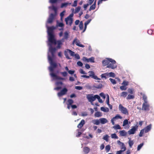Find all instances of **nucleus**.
<instances>
[{
  "instance_id": "10",
  "label": "nucleus",
  "mask_w": 154,
  "mask_h": 154,
  "mask_svg": "<svg viewBox=\"0 0 154 154\" xmlns=\"http://www.w3.org/2000/svg\"><path fill=\"white\" fill-rule=\"evenodd\" d=\"M88 73L89 74V75L90 77L96 80H100V79L99 78L97 77L95 75L94 72L92 71H89Z\"/></svg>"
},
{
  "instance_id": "38",
  "label": "nucleus",
  "mask_w": 154,
  "mask_h": 154,
  "mask_svg": "<svg viewBox=\"0 0 154 154\" xmlns=\"http://www.w3.org/2000/svg\"><path fill=\"white\" fill-rule=\"evenodd\" d=\"M113 128L115 129H120L121 127L119 125H116L113 127Z\"/></svg>"
},
{
  "instance_id": "50",
  "label": "nucleus",
  "mask_w": 154,
  "mask_h": 154,
  "mask_svg": "<svg viewBox=\"0 0 154 154\" xmlns=\"http://www.w3.org/2000/svg\"><path fill=\"white\" fill-rule=\"evenodd\" d=\"M120 89L122 90H125L127 89V87L126 86H124V85H122L120 87Z\"/></svg>"
},
{
  "instance_id": "33",
  "label": "nucleus",
  "mask_w": 154,
  "mask_h": 154,
  "mask_svg": "<svg viewBox=\"0 0 154 154\" xmlns=\"http://www.w3.org/2000/svg\"><path fill=\"white\" fill-rule=\"evenodd\" d=\"M144 133H145L144 130V129H142V130H141V131L140 132V133L139 135V136L140 137H142Z\"/></svg>"
},
{
  "instance_id": "40",
  "label": "nucleus",
  "mask_w": 154,
  "mask_h": 154,
  "mask_svg": "<svg viewBox=\"0 0 154 154\" xmlns=\"http://www.w3.org/2000/svg\"><path fill=\"white\" fill-rule=\"evenodd\" d=\"M108 74V76L109 75L110 77H114L115 76V74L114 73L112 72H110L109 73H107Z\"/></svg>"
},
{
  "instance_id": "55",
  "label": "nucleus",
  "mask_w": 154,
  "mask_h": 154,
  "mask_svg": "<svg viewBox=\"0 0 154 154\" xmlns=\"http://www.w3.org/2000/svg\"><path fill=\"white\" fill-rule=\"evenodd\" d=\"M75 88V89L78 90H81L82 89V87L80 86H76Z\"/></svg>"
},
{
  "instance_id": "30",
  "label": "nucleus",
  "mask_w": 154,
  "mask_h": 154,
  "mask_svg": "<svg viewBox=\"0 0 154 154\" xmlns=\"http://www.w3.org/2000/svg\"><path fill=\"white\" fill-rule=\"evenodd\" d=\"M103 85L101 84H100L98 85L94 86V88L96 89H100L102 87Z\"/></svg>"
},
{
  "instance_id": "31",
  "label": "nucleus",
  "mask_w": 154,
  "mask_h": 154,
  "mask_svg": "<svg viewBox=\"0 0 154 154\" xmlns=\"http://www.w3.org/2000/svg\"><path fill=\"white\" fill-rule=\"evenodd\" d=\"M128 143L129 145V146L131 148L132 147V146L134 144L133 141L132 140H131V139L130 138L129 141H128Z\"/></svg>"
},
{
  "instance_id": "5",
  "label": "nucleus",
  "mask_w": 154,
  "mask_h": 154,
  "mask_svg": "<svg viewBox=\"0 0 154 154\" xmlns=\"http://www.w3.org/2000/svg\"><path fill=\"white\" fill-rule=\"evenodd\" d=\"M119 109L123 114L126 115L128 114V112L127 109L126 108L123 106L121 104L119 105Z\"/></svg>"
},
{
  "instance_id": "19",
  "label": "nucleus",
  "mask_w": 154,
  "mask_h": 154,
  "mask_svg": "<svg viewBox=\"0 0 154 154\" xmlns=\"http://www.w3.org/2000/svg\"><path fill=\"white\" fill-rule=\"evenodd\" d=\"M49 46L50 47L49 48V50L51 53H55L57 50L56 48H53L51 44H50Z\"/></svg>"
},
{
  "instance_id": "32",
  "label": "nucleus",
  "mask_w": 154,
  "mask_h": 154,
  "mask_svg": "<svg viewBox=\"0 0 154 154\" xmlns=\"http://www.w3.org/2000/svg\"><path fill=\"white\" fill-rule=\"evenodd\" d=\"M134 96L133 95L128 94L126 97V99L127 100L131 99H134Z\"/></svg>"
},
{
  "instance_id": "48",
  "label": "nucleus",
  "mask_w": 154,
  "mask_h": 154,
  "mask_svg": "<svg viewBox=\"0 0 154 154\" xmlns=\"http://www.w3.org/2000/svg\"><path fill=\"white\" fill-rule=\"evenodd\" d=\"M68 4H69L68 3H62L61 6V8H63L64 7H66L68 5Z\"/></svg>"
},
{
  "instance_id": "13",
  "label": "nucleus",
  "mask_w": 154,
  "mask_h": 154,
  "mask_svg": "<svg viewBox=\"0 0 154 154\" xmlns=\"http://www.w3.org/2000/svg\"><path fill=\"white\" fill-rule=\"evenodd\" d=\"M55 15L53 14H51L49 16V17L48 20V23H52L54 19Z\"/></svg>"
},
{
  "instance_id": "62",
  "label": "nucleus",
  "mask_w": 154,
  "mask_h": 154,
  "mask_svg": "<svg viewBox=\"0 0 154 154\" xmlns=\"http://www.w3.org/2000/svg\"><path fill=\"white\" fill-rule=\"evenodd\" d=\"M95 100H96V99L97 98V99L98 100V101L100 100V99H100V97L98 95H95Z\"/></svg>"
},
{
  "instance_id": "14",
  "label": "nucleus",
  "mask_w": 154,
  "mask_h": 154,
  "mask_svg": "<svg viewBox=\"0 0 154 154\" xmlns=\"http://www.w3.org/2000/svg\"><path fill=\"white\" fill-rule=\"evenodd\" d=\"M122 117L119 114H117L114 117H113L111 119V122H112V124L113 125H114V121H115L116 119H122Z\"/></svg>"
},
{
  "instance_id": "3",
  "label": "nucleus",
  "mask_w": 154,
  "mask_h": 154,
  "mask_svg": "<svg viewBox=\"0 0 154 154\" xmlns=\"http://www.w3.org/2000/svg\"><path fill=\"white\" fill-rule=\"evenodd\" d=\"M109 61L111 63H109L108 64L106 67L107 68H110L112 69H114L117 67V66L116 64V62L114 60L112 59H109Z\"/></svg>"
},
{
  "instance_id": "22",
  "label": "nucleus",
  "mask_w": 154,
  "mask_h": 154,
  "mask_svg": "<svg viewBox=\"0 0 154 154\" xmlns=\"http://www.w3.org/2000/svg\"><path fill=\"white\" fill-rule=\"evenodd\" d=\"M92 122L94 124L97 125H98L100 124L99 119H94L92 120Z\"/></svg>"
},
{
  "instance_id": "21",
  "label": "nucleus",
  "mask_w": 154,
  "mask_h": 154,
  "mask_svg": "<svg viewBox=\"0 0 154 154\" xmlns=\"http://www.w3.org/2000/svg\"><path fill=\"white\" fill-rule=\"evenodd\" d=\"M109 59H108L107 60H104L103 61L102 63L103 66H105L108 65L110 62Z\"/></svg>"
},
{
  "instance_id": "54",
  "label": "nucleus",
  "mask_w": 154,
  "mask_h": 154,
  "mask_svg": "<svg viewBox=\"0 0 154 154\" xmlns=\"http://www.w3.org/2000/svg\"><path fill=\"white\" fill-rule=\"evenodd\" d=\"M147 97L145 95H143V99L144 101V103L148 102L147 101Z\"/></svg>"
},
{
  "instance_id": "42",
  "label": "nucleus",
  "mask_w": 154,
  "mask_h": 154,
  "mask_svg": "<svg viewBox=\"0 0 154 154\" xmlns=\"http://www.w3.org/2000/svg\"><path fill=\"white\" fill-rule=\"evenodd\" d=\"M143 143H142L138 145L137 147V150L138 151L143 146Z\"/></svg>"
},
{
  "instance_id": "24",
  "label": "nucleus",
  "mask_w": 154,
  "mask_h": 154,
  "mask_svg": "<svg viewBox=\"0 0 154 154\" xmlns=\"http://www.w3.org/2000/svg\"><path fill=\"white\" fill-rule=\"evenodd\" d=\"M96 5V0L95 1L94 3L90 6L89 9V11H90L92 10H94L95 9Z\"/></svg>"
},
{
  "instance_id": "11",
  "label": "nucleus",
  "mask_w": 154,
  "mask_h": 154,
  "mask_svg": "<svg viewBox=\"0 0 154 154\" xmlns=\"http://www.w3.org/2000/svg\"><path fill=\"white\" fill-rule=\"evenodd\" d=\"M56 29V27L54 26L48 27V35L54 34L53 31Z\"/></svg>"
},
{
  "instance_id": "43",
  "label": "nucleus",
  "mask_w": 154,
  "mask_h": 154,
  "mask_svg": "<svg viewBox=\"0 0 154 154\" xmlns=\"http://www.w3.org/2000/svg\"><path fill=\"white\" fill-rule=\"evenodd\" d=\"M109 136L106 134V135L103 138V139L105 140L106 142H108V138H109Z\"/></svg>"
},
{
  "instance_id": "20",
  "label": "nucleus",
  "mask_w": 154,
  "mask_h": 154,
  "mask_svg": "<svg viewBox=\"0 0 154 154\" xmlns=\"http://www.w3.org/2000/svg\"><path fill=\"white\" fill-rule=\"evenodd\" d=\"M100 123L102 124H105L108 122V121L105 118H101L99 119Z\"/></svg>"
},
{
  "instance_id": "17",
  "label": "nucleus",
  "mask_w": 154,
  "mask_h": 154,
  "mask_svg": "<svg viewBox=\"0 0 154 154\" xmlns=\"http://www.w3.org/2000/svg\"><path fill=\"white\" fill-rule=\"evenodd\" d=\"M69 37V33L67 31H66L64 33V35L63 37L61 39L62 42H64V40H67Z\"/></svg>"
},
{
  "instance_id": "8",
  "label": "nucleus",
  "mask_w": 154,
  "mask_h": 154,
  "mask_svg": "<svg viewBox=\"0 0 154 154\" xmlns=\"http://www.w3.org/2000/svg\"><path fill=\"white\" fill-rule=\"evenodd\" d=\"M68 91V90L66 88H64L61 90L60 92L57 93V95L59 97H61L62 96L66 94Z\"/></svg>"
},
{
  "instance_id": "26",
  "label": "nucleus",
  "mask_w": 154,
  "mask_h": 154,
  "mask_svg": "<svg viewBox=\"0 0 154 154\" xmlns=\"http://www.w3.org/2000/svg\"><path fill=\"white\" fill-rule=\"evenodd\" d=\"M90 151V149L87 147H85L84 148L83 151L85 153H88Z\"/></svg>"
},
{
  "instance_id": "28",
  "label": "nucleus",
  "mask_w": 154,
  "mask_h": 154,
  "mask_svg": "<svg viewBox=\"0 0 154 154\" xmlns=\"http://www.w3.org/2000/svg\"><path fill=\"white\" fill-rule=\"evenodd\" d=\"M102 116V114L100 112H97L94 114V116L96 117H100Z\"/></svg>"
},
{
  "instance_id": "9",
  "label": "nucleus",
  "mask_w": 154,
  "mask_h": 154,
  "mask_svg": "<svg viewBox=\"0 0 154 154\" xmlns=\"http://www.w3.org/2000/svg\"><path fill=\"white\" fill-rule=\"evenodd\" d=\"M138 127V126L132 127V128L128 131V134H134L136 131L137 130Z\"/></svg>"
},
{
  "instance_id": "12",
  "label": "nucleus",
  "mask_w": 154,
  "mask_h": 154,
  "mask_svg": "<svg viewBox=\"0 0 154 154\" xmlns=\"http://www.w3.org/2000/svg\"><path fill=\"white\" fill-rule=\"evenodd\" d=\"M87 98L88 101L91 103L95 100V95L93 96L91 94H88L87 96Z\"/></svg>"
},
{
  "instance_id": "27",
  "label": "nucleus",
  "mask_w": 154,
  "mask_h": 154,
  "mask_svg": "<svg viewBox=\"0 0 154 154\" xmlns=\"http://www.w3.org/2000/svg\"><path fill=\"white\" fill-rule=\"evenodd\" d=\"M100 110L103 112H107L109 111V109L108 108H105L104 107H102L100 108Z\"/></svg>"
},
{
  "instance_id": "1",
  "label": "nucleus",
  "mask_w": 154,
  "mask_h": 154,
  "mask_svg": "<svg viewBox=\"0 0 154 154\" xmlns=\"http://www.w3.org/2000/svg\"><path fill=\"white\" fill-rule=\"evenodd\" d=\"M48 58L51 66L49 67L50 73L53 72L54 69L57 67V64L56 63L53 61L52 57L48 55Z\"/></svg>"
},
{
  "instance_id": "64",
  "label": "nucleus",
  "mask_w": 154,
  "mask_h": 154,
  "mask_svg": "<svg viewBox=\"0 0 154 154\" xmlns=\"http://www.w3.org/2000/svg\"><path fill=\"white\" fill-rule=\"evenodd\" d=\"M80 72L81 74H87L86 73L85 71H84L83 70V69H80Z\"/></svg>"
},
{
  "instance_id": "4",
  "label": "nucleus",
  "mask_w": 154,
  "mask_h": 154,
  "mask_svg": "<svg viewBox=\"0 0 154 154\" xmlns=\"http://www.w3.org/2000/svg\"><path fill=\"white\" fill-rule=\"evenodd\" d=\"M73 14H72L65 18V20L66 25L69 24L70 26L72 25L73 22V19L72 17L73 16Z\"/></svg>"
},
{
  "instance_id": "61",
  "label": "nucleus",
  "mask_w": 154,
  "mask_h": 154,
  "mask_svg": "<svg viewBox=\"0 0 154 154\" xmlns=\"http://www.w3.org/2000/svg\"><path fill=\"white\" fill-rule=\"evenodd\" d=\"M95 100H96V99L97 98V99L98 100V101L100 100V99H100V97L98 95H95Z\"/></svg>"
},
{
  "instance_id": "41",
  "label": "nucleus",
  "mask_w": 154,
  "mask_h": 154,
  "mask_svg": "<svg viewBox=\"0 0 154 154\" xmlns=\"http://www.w3.org/2000/svg\"><path fill=\"white\" fill-rule=\"evenodd\" d=\"M109 80L111 82L113 85H115L116 84V82L115 79H113L112 78L109 79Z\"/></svg>"
},
{
  "instance_id": "6",
  "label": "nucleus",
  "mask_w": 154,
  "mask_h": 154,
  "mask_svg": "<svg viewBox=\"0 0 154 154\" xmlns=\"http://www.w3.org/2000/svg\"><path fill=\"white\" fill-rule=\"evenodd\" d=\"M150 106L148 102L144 103L142 105V110L145 111H149V110Z\"/></svg>"
},
{
  "instance_id": "29",
  "label": "nucleus",
  "mask_w": 154,
  "mask_h": 154,
  "mask_svg": "<svg viewBox=\"0 0 154 154\" xmlns=\"http://www.w3.org/2000/svg\"><path fill=\"white\" fill-rule=\"evenodd\" d=\"M127 94L128 93L127 92H123L121 94L120 96L121 97H126Z\"/></svg>"
},
{
  "instance_id": "56",
  "label": "nucleus",
  "mask_w": 154,
  "mask_h": 154,
  "mask_svg": "<svg viewBox=\"0 0 154 154\" xmlns=\"http://www.w3.org/2000/svg\"><path fill=\"white\" fill-rule=\"evenodd\" d=\"M57 0H49V2L52 4H54L56 3Z\"/></svg>"
},
{
  "instance_id": "53",
  "label": "nucleus",
  "mask_w": 154,
  "mask_h": 154,
  "mask_svg": "<svg viewBox=\"0 0 154 154\" xmlns=\"http://www.w3.org/2000/svg\"><path fill=\"white\" fill-rule=\"evenodd\" d=\"M63 84V83L62 82H56V85L57 86L62 85Z\"/></svg>"
},
{
  "instance_id": "36",
  "label": "nucleus",
  "mask_w": 154,
  "mask_h": 154,
  "mask_svg": "<svg viewBox=\"0 0 154 154\" xmlns=\"http://www.w3.org/2000/svg\"><path fill=\"white\" fill-rule=\"evenodd\" d=\"M83 24L82 21L80 22L79 25V27L80 30H82L83 29Z\"/></svg>"
},
{
  "instance_id": "49",
  "label": "nucleus",
  "mask_w": 154,
  "mask_h": 154,
  "mask_svg": "<svg viewBox=\"0 0 154 154\" xmlns=\"http://www.w3.org/2000/svg\"><path fill=\"white\" fill-rule=\"evenodd\" d=\"M61 74L64 77L66 76L67 75V73L66 72H60Z\"/></svg>"
},
{
  "instance_id": "51",
  "label": "nucleus",
  "mask_w": 154,
  "mask_h": 154,
  "mask_svg": "<svg viewBox=\"0 0 154 154\" xmlns=\"http://www.w3.org/2000/svg\"><path fill=\"white\" fill-rule=\"evenodd\" d=\"M88 115L87 112H84L82 113L81 116H86Z\"/></svg>"
},
{
  "instance_id": "25",
  "label": "nucleus",
  "mask_w": 154,
  "mask_h": 154,
  "mask_svg": "<svg viewBox=\"0 0 154 154\" xmlns=\"http://www.w3.org/2000/svg\"><path fill=\"white\" fill-rule=\"evenodd\" d=\"M62 39L60 40H58L57 41V48H60L61 47V45L62 44Z\"/></svg>"
},
{
  "instance_id": "16",
  "label": "nucleus",
  "mask_w": 154,
  "mask_h": 154,
  "mask_svg": "<svg viewBox=\"0 0 154 154\" xmlns=\"http://www.w3.org/2000/svg\"><path fill=\"white\" fill-rule=\"evenodd\" d=\"M151 127L152 125L150 124L144 128L143 129L145 131V133H147L149 131L151 130Z\"/></svg>"
},
{
  "instance_id": "59",
  "label": "nucleus",
  "mask_w": 154,
  "mask_h": 154,
  "mask_svg": "<svg viewBox=\"0 0 154 154\" xmlns=\"http://www.w3.org/2000/svg\"><path fill=\"white\" fill-rule=\"evenodd\" d=\"M106 103L107 105H109V97L108 95H107V97L106 98Z\"/></svg>"
},
{
  "instance_id": "35",
  "label": "nucleus",
  "mask_w": 154,
  "mask_h": 154,
  "mask_svg": "<svg viewBox=\"0 0 154 154\" xmlns=\"http://www.w3.org/2000/svg\"><path fill=\"white\" fill-rule=\"evenodd\" d=\"M68 103L67 104H69V105H72V104L73 103L74 101L73 100L71 99H69L67 101Z\"/></svg>"
},
{
  "instance_id": "39",
  "label": "nucleus",
  "mask_w": 154,
  "mask_h": 154,
  "mask_svg": "<svg viewBox=\"0 0 154 154\" xmlns=\"http://www.w3.org/2000/svg\"><path fill=\"white\" fill-rule=\"evenodd\" d=\"M105 149L106 150V152H109L110 149V145H108L106 146L105 147Z\"/></svg>"
},
{
  "instance_id": "34",
  "label": "nucleus",
  "mask_w": 154,
  "mask_h": 154,
  "mask_svg": "<svg viewBox=\"0 0 154 154\" xmlns=\"http://www.w3.org/2000/svg\"><path fill=\"white\" fill-rule=\"evenodd\" d=\"M67 51L71 56H74L75 53L74 52L69 49H67Z\"/></svg>"
},
{
  "instance_id": "57",
  "label": "nucleus",
  "mask_w": 154,
  "mask_h": 154,
  "mask_svg": "<svg viewBox=\"0 0 154 154\" xmlns=\"http://www.w3.org/2000/svg\"><path fill=\"white\" fill-rule=\"evenodd\" d=\"M89 61L91 62L94 63V57H91L90 58H89Z\"/></svg>"
},
{
  "instance_id": "47",
  "label": "nucleus",
  "mask_w": 154,
  "mask_h": 154,
  "mask_svg": "<svg viewBox=\"0 0 154 154\" xmlns=\"http://www.w3.org/2000/svg\"><path fill=\"white\" fill-rule=\"evenodd\" d=\"M77 131H78V133L76 135V137H79L82 134V133L79 131V129H77Z\"/></svg>"
},
{
  "instance_id": "63",
  "label": "nucleus",
  "mask_w": 154,
  "mask_h": 154,
  "mask_svg": "<svg viewBox=\"0 0 154 154\" xmlns=\"http://www.w3.org/2000/svg\"><path fill=\"white\" fill-rule=\"evenodd\" d=\"M95 100H96V99L97 98V99L98 100V101L100 100V99H100V97L98 95H95Z\"/></svg>"
},
{
  "instance_id": "7",
  "label": "nucleus",
  "mask_w": 154,
  "mask_h": 154,
  "mask_svg": "<svg viewBox=\"0 0 154 154\" xmlns=\"http://www.w3.org/2000/svg\"><path fill=\"white\" fill-rule=\"evenodd\" d=\"M50 75L54 79L60 80H64L65 79L64 78L57 76L55 73H54V72L50 73Z\"/></svg>"
},
{
  "instance_id": "18",
  "label": "nucleus",
  "mask_w": 154,
  "mask_h": 154,
  "mask_svg": "<svg viewBox=\"0 0 154 154\" xmlns=\"http://www.w3.org/2000/svg\"><path fill=\"white\" fill-rule=\"evenodd\" d=\"M85 124V121L84 119H82L80 123L78 125L77 127L79 128H81Z\"/></svg>"
},
{
  "instance_id": "15",
  "label": "nucleus",
  "mask_w": 154,
  "mask_h": 154,
  "mask_svg": "<svg viewBox=\"0 0 154 154\" xmlns=\"http://www.w3.org/2000/svg\"><path fill=\"white\" fill-rule=\"evenodd\" d=\"M73 43H75V45L80 47L83 48L84 46L80 44V42L79 40H78L77 38H75L73 41Z\"/></svg>"
},
{
  "instance_id": "23",
  "label": "nucleus",
  "mask_w": 154,
  "mask_h": 154,
  "mask_svg": "<svg viewBox=\"0 0 154 154\" xmlns=\"http://www.w3.org/2000/svg\"><path fill=\"white\" fill-rule=\"evenodd\" d=\"M120 135L122 136H125L126 135L127 133L125 130L120 131H119Z\"/></svg>"
},
{
  "instance_id": "44",
  "label": "nucleus",
  "mask_w": 154,
  "mask_h": 154,
  "mask_svg": "<svg viewBox=\"0 0 154 154\" xmlns=\"http://www.w3.org/2000/svg\"><path fill=\"white\" fill-rule=\"evenodd\" d=\"M101 76L102 78H104L105 79H106V76H108V74H107V73H106L102 74L101 75Z\"/></svg>"
},
{
  "instance_id": "46",
  "label": "nucleus",
  "mask_w": 154,
  "mask_h": 154,
  "mask_svg": "<svg viewBox=\"0 0 154 154\" xmlns=\"http://www.w3.org/2000/svg\"><path fill=\"white\" fill-rule=\"evenodd\" d=\"M128 123V121L127 119H125L123 122V126H124L127 125Z\"/></svg>"
},
{
  "instance_id": "37",
  "label": "nucleus",
  "mask_w": 154,
  "mask_h": 154,
  "mask_svg": "<svg viewBox=\"0 0 154 154\" xmlns=\"http://www.w3.org/2000/svg\"><path fill=\"white\" fill-rule=\"evenodd\" d=\"M121 148L122 149V150H121L123 152L125 151L126 150V148L123 143H122V145H121Z\"/></svg>"
},
{
  "instance_id": "58",
  "label": "nucleus",
  "mask_w": 154,
  "mask_h": 154,
  "mask_svg": "<svg viewBox=\"0 0 154 154\" xmlns=\"http://www.w3.org/2000/svg\"><path fill=\"white\" fill-rule=\"evenodd\" d=\"M128 82H126V81H124L122 83V85H124L126 86L127 85H128Z\"/></svg>"
},
{
  "instance_id": "45",
  "label": "nucleus",
  "mask_w": 154,
  "mask_h": 154,
  "mask_svg": "<svg viewBox=\"0 0 154 154\" xmlns=\"http://www.w3.org/2000/svg\"><path fill=\"white\" fill-rule=\"evenodd\" d=\"M111 137L112 138L118 139V137L115 133L111 134Z\"/></svg>"
},
{
  "instance_id": "60",
  "label": "nucleus",
  "mask_w": 154,
  "mask_h": 154,
  "mask_svg": "<svg viewBox=\"0 0 154 154\" xmlns=\"http://www.w3.org/2000/svg\"><path fill=\"white\" fill-rule=\"evenodd\" d=\"M78 65L80 66H82L83 65L82 63L80 61H78L77 63Z\"/></svg>"
},
{
  "instance_id": "52",
  "label": "nucleus",
  "mask_w": 154,
  "mask_h": 154,
  "mask_svg": "<svg viewBox=\"0 0 154 154\" xmlns=\"http://www.w3.org/2000/svg\"><path fill=\"white\" fill-rule=\"evenodd\" d=\"M81 9V7L78 6L75 9V11L76 13H78Z\"/></svg>"
},
{
  "instance_id": "2",
  "label": "nucleus",
  "mask_w": 154,
  "mask_h": 154,
  "mask_svg": "<svg viewBox=\"0 0 154 154\" xmlns=\"http://www.w3.org/2000/svg\"><path fill=\"white\" fill-rule=\"evenodd\" d=\"M48 35V41L50 43L49 44V45L50 44L51 45L53 44L56 45L57 44L54 35V34Z\"/></svg>"
}]
</instances>
